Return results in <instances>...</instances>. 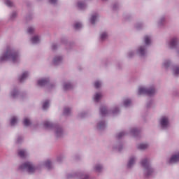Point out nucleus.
<instances>
[{"mask_svg": "<svg viewBox=\"0 0 179 179\" xmlns=\"http://www.w3.org/2000/svg\"><path fill=\"white\" fill-rule=\"evenodd\" d=\"M12 61L13 64L20 62V53L12 46H8L5 52L0 56V63Z\"/></svg>", "mask_w": 179, "mask_h": 179, "instance_id": "f257e3e1", "label": "nucleus"}, {"mask_svg": "<svg viewBox=\"0 0 179 179\" xmlns=\"http://www.w3.org/2000/svg\"><path fill=\"white\" fill-rule=\"evenodd\" d=\"M102 1H107V0H102Z\"/></svg>", "mask_w": 179, "mask_h": 179, "instance_id": "864d4df0", "label": "nucleus"}, {"mask_svg": "<svg viewBox=\"0 0 179 179\" xmlns=\"http://www.w3.org/2000/svg\"><path fill=\"white\" fill-rule=\"evenodd\" d=\"M40 41V36H38V35H35L31 38V43L32 44H38Z\"/></svg>", "mask_w": 179, "mask_h": 179, "instance_id": "393cba45", "label": "nucleus"}, {"mask_svg": "<svg viewBox=\"0 0 179 179\" xmlns=\"http://www.w3.org/2000/svg\"><path fill=\"white\" fill-rule=\"evenodd\" d=\"M130 134L133 135V136H138V135H139V130L136 128L131 129Z\"/></svg>", "mask_w": 179, "mask_h": 179, "instance_id": "c756f323", "label": "nucleus"}, {"mask_svg": "<svg viewBox=\"0 0 179 179\" xmlns=\"http://www.w3.org/2000/svg\"><path fill=\"white\" fill-rule=\"evenodd\" d=\"M106 127V122L104 120H100L96 124V128L99 131H103V129H105Z\"/></svg>", "mask_w": 179, "mask_h": 179, "instance_id": "dca6fc26", "label": "nucleus"}, {"mask_svg": "<svg viewBox=\"0 0 179 179\" xmlns=\"http://www.w3.org/2000/svg\"><path fill=\"white\" fill-rule=\"evenodd\" d=\"M87 115V113H86V112H81L78 114V117L79 118H85V117H86Z\"/></svg>", "mask_w": 179, "mask_h": 179, "instance_id": "c03bdc74", "label": "nucleus"}, {"mask_svg": "<svg viewBox=\"0 0 179 179\" xmlns=\"http://www.w3.org/2000/svg\"><path fill=\"white\" fill-rule=\"evenodd\" d=\"M17 124V117H13L10 120V125L12 127H14V125H16Z\"/></svg>", "mask_w": 179, "mask_h": 179, "instance_id": "c9c22d12", "label": "nucleus"}, {"mask_svg": "<svg viewBox=\"0 0 179 179\" xmlns=\"http://www.w3.org/2000/svg\"><path fill=\"white\" fill-rule=\"evenodd\" d=\"M79 177L80 179H91L89 175H86L83 173H68L66 175L67 179H71V178H76Z\"/></svg>", "mask_w": 179, "mask_h": 179, "instance_id": "9d476101", "label": "nucleus"}, {"mask_svg": "<svg viewBox=\"0 0 179 179\" xmlns=\"http://www.w3.org/2000/svg\"><path fill=\"white\" fill-rule=\"evenodd\" d=\"M38 86L41 87H44V86H48V83H50V79L48 78H41L38 80Z\"/></svg>", "mask_w": 179, "mask_h": 179, "instance_id": "4468645a", "label": "nucleus"}, {"mask_svg": "<svg viewBox=\"0 0 179 179\" xmlns=\"http://www.w3.org/2000/svg\"><path fill=\"white\" fill-rule=\"evenodd\" d=\"M108 38V34L106 31H103L99 34L100 41H106Z\"/></svg>", "mask_w": 179, "mask_h": 179, "instance_id": "4be33fe9", "label": "nucleus"}, {"mask_svg": "<svg viewBox=\"0 0 179 179\" xmlns=\"http://www.w3.org/2000/svg\"><path fill=\"white\" fill-rule=\"evenodd\" d=\"M64 63V56L61 55H57L53 57L52 64L54 65L58 66Z\"/></svg>", "mask_w": 179, "mask_h": 179, "instance_id": "9b49d317", "label": "nucleus"}, {"mask_svg": "<svg viewBox=\"0 0 179 179\" xmlns=\"http://www.w3.org/2000/svg\"><path fill=\"white\" fill-rule=\"evenodd\" d=\"M36 29L34 27H29L27 29V34H34Z\"/></svg>", "mask_w": 179, "mask_h": 179, "instance_id": "58836bf2", "label": "nucleus"}, {"mask_svg": "<svg viewBox=\"0 0 179 179\" xmlns=\"http://www.w3.org/2000/svg\"><path fill=\"white\" fill-rule=\"evenodd\" d=\"M126 134H127V132L121 131V132L117 134V138L121 139V138H122V136H125Z\"/></svg>", "mask_w": 179, "mask_h": 179, "instance_id": "79ce46f5", "label": "nucleus"}, {"mask_svg": "<svg viewBox=\"0 0 179 179\" xmlns=\"http://www.w3.org/2000/svg\"><path fill=\"white\" fill-rule=\"evenodd\" d=\"M163 66L164 68H165V69H169V68H171L175 76H179V66L178 65L171 66V61L164 60L163 62Z\"/></svg>", "mask_w": 179, "mask_h": 179, "instance_id": "6e6552de", "label": "nucleus"}, {"mask_svg": "<svg viewBox=\"0 0 179 179\" xmlns=\"http://www.w3.org/2000/svg\"><path fill=\"white\" fill-rule=\"evenodd\" d=\"M72 83L71 81H65L63 83V89L64 90H71L72 89Z\"/></svg>", "mask_w": 179, "mask_h": 179, "instance_id": "f3484780", "label": "nucleus"}, {"mask_svg": "<svg viewBox=\"0 0 179 179\" xmlns=\"http://www.w3.org/2000/svg\"><path fill=\"white\" fill-rule=\"evenodd\" d=\"M65 159V157L64 155H59L57 157V162H61L62 160H64Z\"/></svg>", "mask_w": 179, "mask_h": 179, "instance_id": "49530a36", "label": "nucleus"}, {"mask_svg": "<svg viewBox=\"0 0 179 179\" xmlns=\"http://www.w3.org/2000/svg\"><path fill=\"white\" fill-rule=\"evenodd\" d=\"M5 3L7 6H9V7L13 6V3L10 0H6Z\"/></svg>", "mask_w": 179, "mask_h": 179, "instance_id": "37998d69", "label": "nucleus"}, {"mask_svg": "<svg viewBox=\"0 0 179 179\" xmlns=\"http://www.w3.org/2000/svg\"><path fill=\"white\" fill-rule=\"evenodd\" d=\"M179 44V40L178 38L174 37L172 39H171L169 42V47L170 48H177V46Z\"/></svg>", "mask_w": 179, "mask_h": 179, "instance_id": "f8f14e48", "label": "nucleus"}, {"mask_svg": "<svg viewBox=\"0 0 179 179\" xmlns=\"http://www.w3.org/2000/svg\"><path fill=\"white\" fill-rule=\"evenodd\" d=\"M77 6L78 8L83 10V9H86L87 6H86V3H85V2L80 1L77 3Z\"/></svg>", "mask_w": 179, "mask_h": 179, "instance_id": "c85d7f7f", "label": "nucleus"}, {"mask_svg": "<svg viewBox=\"0 0 179 179\" xmlns=\"http://www.w3.org/2000/svg\"><path fill=\"white\" fill-rule=\"evenodd\" d=\"M19 170L21 171H27L28 174H34V173L38 170V166L34 165L33 162H27L19 166Z\"/></svg>", "mask_w": 179, "mask_h": 179, "instance_id": "39448f33", "label": "nucleus"}, {"mask_svg": "<svg viewBox=\"0 0 179 179\" xmlns=\"http://www.w3.org/2000/svg\"><path fill=\"white\" fill-rule=\"evenodd\" d=\"M147 107H150V105H149V104H147Z\"/></svg>", "mask_w": 179, "mask_h": 179, "instance_id": "3c124183", "label": "nucleus"}, {"mask_svg": "<svg viewBox=\"0 0 179 179\" xmlns=\"http://www.w3.org/2000/svg\"><path fill=\"white\" fill-rule=\"evenodd\" d=\"M135 27L137 30H141V29L143 27V24H142V22H138L136 24Z\"/></svg>", "mask_w": 179, "mask_h": 179, "instance_id": "a19ab883", "label": "nucleus"}, {"mask_svg": "<svg viewBox=\"0 0 179 179\" xmlns=\"http://www.w3.org/2000/svg\"><path fill=\"white\" fill-rule=\"evenodd\" d=\"M157 91L155 85H151L150 87H139L138 90L137 94L141 96V94H147V96H155Z\"/></svg>", "mask_w": 179, "mask_h": 179, "instance_id": "423d86ee", "label": "nucleus"}, {"mask_svg": "<svg viewBox=\"0 0 179 179\" xmlns=\"http://www.w3.org/2000/svg\"><path fill=\"white\" fill-rule=\"evenodd\" d=\"M124 107H131L132 106V100L129 98H126L123 100Z\"/></svg>", "mask_w": 179, "mask_h": 179, "instance_id": "b1692460", "label": "nucleus"}, {"mask_svg": "<svg viewBox=\"0 0 179 179\" xmlns=\"http://www.w3.org/2000/svg\"><path fill=\"white\" fill-rule=\"evenodd\" d=\"M27 155H29V152H27V150L25 149H21L18 150V156H20L21 159H24Z\"/></svg>", "mask_w": 179, "mask_h": 179, "instance_id": "6ab92c4d", "label": "nucleus"}, {"mask_svg": "<svg viewBox=\"0 0 179 179\" xmlns=\"http://www.w3.org/2000/svg\"><path fill=\"white\" fill-rule=\"evenodd\" d=\"M15 17H17V13L13 11L10 15V20H15Z\"/></svg>", "mask_w": 179, "mask_h": 179, "instance_id": "ea45409f", "label": "nucleus"}, {"mask_svg": "<svg viewBox=\"0 0 179 179\" xmlns=\"http://www.w3.org/2000/svg\"><path fill=\"white\" fill-rule=\"evenodd\" d=\"M178 162H179V152H178L175 155H173L169 159L170 164H176V163H178Z\"/></svg>", "mask_w": 179, "mask_h": 179, "instance_id": "ddd939ff", "label": "nucleus"}, {"mask_svg": "<svg viewBox=\"0 0 179 179\" xmlns=\"http://www.w3.org/2000/svg\"><path fill=\"white\" fill-rule=\"evenodd\" d=\"M134 55H135V52L134 50L129 51V52H128L129 58H132V57H134Z\"/></svg>", "mask_w": 179, "mask_h": 179, "instance_id": "a18cd8bd", "label": "nucleus"}, {"mask_svg": "<svg viewBox=\"0 0 179 179\" xmlns=\"http://www.w3.org/2000/svg\"><path fill=\"white\" fill-rule=\"evenodd\" d=\"M50 86H52V84H50Z\"/></svg>", "mask_w": 179, "mask_h": 179, "instance_id": "603ef678", "label": "nucleus"}, {"mask_svg": "<svg viewBox=\"0 0 179 179\" xmlns=\"http://www.w3.org/2000/svg\"><path fill=\"white\" fill-rule=\"evenodd\" d=\"M82 27H83V25H82V23H80V22H76L74 24V29L76 30H80V29H82Z\"/></svg>", "mask_w": 179, "mask_h": 179, "instance_id": "4c0bfd02", "label": "nucleus"}, {"mask_svg": "<svg viewBox=\"0 0 179 179\" xmlns=\"http://www.w3.org/2000/svg\"><path fill=\"white\" fill-rule=\"evenodd\" d=\"M100 114L102 117H106V115H108V114H113V115H117V114L120 113V108L118 106H115L113 108L112 110H108L107 107L102 106H101L100 109Z\"/></svg>", "mask_w": 179, "mask_h": 179, "instance_id": "0eeeda50", "label": "nucleus"}, {"mask_svg": "<svg viewBox=\"0 0 179 179\" xmlns=\"http://www.w3.org/2000/svg\"><path fill=\"white\" fill-rule=\"evenodd\" d=\"M113 149L115 150H117V152H121L122 150V149H123L122 144L117 143V146H114L113 147Z\"/></svg>", "mask_w": 179, "mask_h": 179, "instance_id": "e433bc0d", "label": "nucleus"}, {"mask_svg": "<svg viewBox=\"0 0 179 179\" xmlns=\"http://www.w3.org/2000/svg\"><path fill=\"white\" fill-rule=\"evenodd\" d=\"M10 95H11V97H13V99H16V97H17V96H19V91H17V90H16V89H14L10 92Z\"/></svg>", "mask_w": 179, "mask_h": 179, "instance_id": "2f4dec72", "label": "nucleus"}, {"mask_svg": "<svg viewBox=\"0 0 179 179\" xmlns=\"http://www.w3.org/2000/svg\"><path fill=\"white\" fill-rule=\"evenodd\" d=\"M137 148L140 150H145V149H148V148H149V145L148 143H141L137 146Z\"/></svg>", "mask_w": 179, "mask_h": 179, "instance_id": "bb28decb", "label": "nucleus"}, {"mask_svg": "<svg viewBox=\"0 0 179 179\" xmlns=\"http://www.w3.org/2000/svg\"><path fill=\"white\" fill-rule=\"evenodd\" d=\"M159 124L162 131H167L170 128V119L167 116H162L159 120Z\"/></svg>", "mask_w": 179, "mask_h": 179, "instance_id": "1a4fd4ad", "label": "nucleus"}, {"mask_svg": "<svg viewBox=\"0 0 179 179\" xmlns=\"http://www.w3.org/2000/svg\"><path fill=\"white\" fill-rule=\"evenodd\" d=\"M144 45H140L136 50L137 55L143 58L148 55V47L152 44V37L150 36H145L144 37Z\"/></svg>", "mask_w": 179, "mask_h": 179, "instance_id": "7ed1b4c3", "label": "nucleus"}, {"mask_svg": "<svg viewBox=\"0 0 179 179\" xmlns=\"http://www.w3.org/2000/svg\"><path fill=\"white\" fill-rule=\"evenodd\" d=\"M98 17H99V14H97V13L92 14L90 19V22L91 24H95V23L97 22Z\"/></svg>", "mask_w": 179, "mask_h": 179, "instance_id": "aec40b11", "label": "nucleus"}, {"mask_svg": "<svg viewBox=\"0 0 179 179\" xmlns=\"http://www.w3.org/2000/svg\"><path fill=\"white\" fill-rule=\"evenodd\" d=\"M49 2L52 3V5H55L57 2H58V0H49Z\"/></svg>", "mask_w": 179, "mask_h": 179, "instance_id": "de8ad7c7", "label": "nucleus"}, {"mask_svg": "<svg viewBox=\"0 0 179 179\" xmlns=\"http://www.w3.org/2000/svg\"><path fill=\"white\" fill-rule=\"evenodd\" d=\"M164 22H166V17H161V18L158 21V26L159 27H162V26H163V24H164Z\"/></svg>", "mask_w": 179, "mask_h": 179, "instance_id": "f704fd0d", "label": "nucleus"}, {"mask_svg": "<svg viewBox=\"0 0 179 179\" xmlns=\"http://www.w3.org/2000/svg\"><path fill=\"white\" fill-rule=\"evenodd\" d=\"M94 85L96 89H100V87H101V85H103V82H101V80H98L94 83Z\"/></svg>", "mask_w": 179, "mask_h": 179, "instance_id": "473e14b6", "label": "nucleus"}, {"mask_svg": "<svg viewBox=\"0 0 179 179\" xmlns=\"http://www.w3.org/2000/svg\"><path fill=\"white\" fill-rule=\"evenodd\" d=\"M22 140H23V138L22 136H18V138L17 139V142L18 143H20V142H22Z\"/></svg>", "mask_w": 179, "mask_h": 179, "instance_id": "09e8293b", "label": "nucleus"}, {"mask_svg": "<svg viewBox=\"0 0 179 179\" xmlns=\"http://www.w3.org/2000/svg\"><path fill=\"white\" fill-rule=\"evenodd\" d=\"M141 166L143 169L144 174L145 177H152L155 174V169L150 165V160L148 158H144L141 160Z\"/></svg>", "mask_w": 179, "mask_h": 179, "instance_id": "20e7f679", "label": "nucleus"}, {"mask_svg": "<svg viewBox=\"0 0 179 179\" xmlns=\"http://www.w3.org/2000/svg\"><path fill=\"white\" fill-rule=\"evenodd\" d=\"M23 124L24 127H30V125L31 124V121L29 117H24Z\"/></svg>", "mask_w": 179, "mask_h": 179, "instance_id": "7c9ffc66", "label": "nucleus"}, {"mask_svg": "<svg viewBox=\"0 0 179 179\" xmlns=\"http://www.w3.org/2000/svg\"><path fill=\"white\" fill-rule=\"evenodd\" d=\"M58 47V45L57 44H53L52 45V50H57V48Z\"/></svg>", "mask_w": 179, "mask_h": 179, "instance_id": "8fccbe9b", "label": "nucleus"}, {"mask_svg": "<svg viewBox=\"0 0 179 179\" xmlns=\"http://www.w3.org/2000/svg\"><path fill=\"white\" fill-rule=\"evenodd\" d=\"M136 162V157L134 155L131 156L127 163L128 169H131V167H134V165L135 164Z\"/></svg>", "mask_w": 179, "mask_h": 179, "instance_id": "2eb2a0df", "label": "nucleus"}, {"mask_svg": "<svg viewBox=\"0 0 179 179\" xmlns=\"http://www.w3.org/2000/svg\"><path fill=\"white\" fill-rule=\"evenodd\" d=\"M93 169L96 173H101L103 171V165L101 164H96Z\"/></svg>", "mask_w": 179, "mask_h": 179, "instance_id": "5701e85b", "label": "nucleus"}, {"mask_svg": "<svg viewBox=\"0 0 179 179\" xmlns=\"http://www.w3.org/2000/svg\"><path fill=\"white\" fill-rule=\"evenodd\" d=\"M43 110H47L50 107V101L45 100L43 103Z\"/></svg>", "mask_w": 179, "mask_h": 179, "instance_id": "72a5a7b5", "label": "nucleus"}, {"mask_svg": "<svg viewBox=\"0 0 179 179\" xmlns=\"http://www.w3.org/2000/svg\"><path fill=\"white\" fill-rule=\"evenodd\" d=\"M29 78V72L24 71L20 77H19V81L22 83V82H24L26 79Z\"/></svg>", "mask_w": 179, "mask_h": 179, "instance_id": "412c9836", "label": "nucleus"}, {"mask_svg": "<svg viewBox=\"0 0 179 179\" xmlns=\"http://www.w3.org/2000/svg\"><path fill=\"white\" fill-rule=\"evenodd\" d=\"M42 166H44V167H46L48 170H52L54 168V166H52V163H51V161L47 160L43 162Z\"/></svg>", "mask_w": 179, "mask_h": 179, "instance_id": "a211bd4d", "label": "nucleus"}, {"mask_svg": "<svg viewBox=\"0 0 179 179\" xmlns=\"http://www.w3.org/2000/svg\"><path fill=\"white\" fill-rule=\"evenodd\" d=\"M101 97H103V94H101V92H96L94 96H93V99H94V101L96 102V103H99L100 101V99H101Z\"/></svg>", "mask_w": 179, "mask_h": 179, "instance_id": "a878e982", "label": "nucleus"}, {"mask_svg": "<svg viewBox=\"0 0 179 179\" xmlns=\"http://www.w3.org/2000/svg\"><path fill=\"white\" fill-rule=\"evenodd\" d=\"M72 113V108H69V107H66L64 109V115H71V114Z\"/></svg>", "mask_w": 179, "mask_h": 179, "instance_id": "cd10ccee", "label": "nucleus"}, {"mask_svg": "<svg viewBox=\"0 0 179 179\" xmlns=\"http://www.w3.org/2000/svg\"><path fill=\"white\" fill-rule=\"evenodd\" d=\"M43 125L46 129H53L55 132V136L57 139L64 137L65 133L64 132V129H62L61 126L55 125L54 123L48 120L45 121Z\"/></svg>", "mask_w": 179, "mask_h": 179, "instance_id": "f03ea898", "label": "nucleus"}]
</instances>
